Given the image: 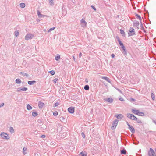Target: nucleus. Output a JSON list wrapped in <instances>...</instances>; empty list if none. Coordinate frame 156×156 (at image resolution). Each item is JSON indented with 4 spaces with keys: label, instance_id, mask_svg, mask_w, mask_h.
<instances>
[{
    "label": "nucleus",
    "instance_id": "obj_5",
    "mask_svg": "<svg viewBox=\"0 0 156 156\" xmlns=\"http://www.w3.org/2000/svg\"><path fill=\"white\" fill-rule=\"evenodd\" d=\"M118 123L117 120H115L112 126V129H115L116 126H117Z\"/></svg>",
    "mask_w": 156,
    "mask_h": 156
},
{
    "label": "nucleus",
    "instance_id": "obj_16",
    "mask_svg": "<svg viewBox=\"0 0 156 156\" xmlns=\"http://www.w3.org/2000/svg\"><path fill=\"white\" fill-rule=\"evenodd\" d=\"M80 154L82 156H87V153L85 152H81Z\"/></svg>",
    "mask_w": 156,
    "mask_h": 156
},
{
    "label": "nucleus",
    "instance_id": "obj_40",
    "mask_svg": "<svg viewBox=\"0 0 156 156\" xmlns=\"http://www.w3.org/2000/svg\"><path fill=\"white\" fill-rule=\"evenodd\" d=\"M53 0H49V2L51 4H53Z\"/></svg>",
    "mask_w": 156,
    "mask_h": 156
},
{
    "label": "nucleus",
    "instance_id": "obj_19",
    "mask_svg": "<svg viewBox=\"0 0 156 156\" xmlns=\"http://www.w3.org/2000/svg\"><path fill=\"white\" fill-rule=\"evenodd\" d=\"M27 108L28 110H30L32 109V107L29 104L27 105Z\"/></svg>",
    "mask_w": 156,
    "mask_h": 156
},
{
    "label": "nucleus",
    "instance_id": "obj_14",
    "mask_svg": "<svg viewBox=\"0 0 156 156\" xmlns=\"http://www.w3.org/2000/svg\"><path fill=\"white\" fill-rule=\"evenodd\" d=\"M132 111L133 113L137 115V114L138 113V112L139 111V110H136V109H133L132 110Z\"/></svg>",
    "mask_w": 156,
    "mask_h": 156
},
{
    "label": "nucleus",
    "instance_id": "obj_44",
    "mask_svg": "<svg viewBox=\"0 0 156 156\" xmlns=\"http://www.w3.org/2000/svg\"><path fill=\"white\" fill-rule=\"evenodd\" d=\"M4 105V104L3 103L2 104H1L0 105V108L1 107H2V106H3Z\"/></svg>",
    "mask_w": 156,
    "mask_h": 156
},
{
    "label": "nucleus",
    "instance_id": "obj_48",
    "mask_svg": "<svg viewBox=\"0 0 156 156\" xmlns=\"http://www.w3.org/2000/svg\"><path fill=\"white\" fill-rule=\"evenodd\" d=\"M42 137L44 138L45 137V136L44 135H43L42 136Z\"/></svg>",
    "mask_w": 156,
    "mask_h": 156
},
{
    "label": "nucleus",
    "instance_id": "obj_6",
    "mask_svg": "<svg viewBox=\"0 0 156 156\" xmlns=\"http://www.w3.org/2000/svg\"><path fill=\"white\" fill-rule=\"evenodd\" d=\"M33 37V36L32 34H27L25 36V39L28 40L32 39Z\"/></svg>",
    "mask_w": 156,
    "mask_h": 156
},
{
    "label": "nucleus",
    "instance_id": "obj_42",
    "mask_svg": "<svg viewBox=\"0 0 156 156\" xmlns=\"http://www.w3.org/2000/svg\"><path fill=\"white\" fill-rule=\"evenodd\" d=\"M119 100L122 101H124V99L122 98H119Z\"/></svg>",
    "mask_w": 156,
    "mask_h": 156
},
{
    "label": "nucleus",
    "instance_id": "obj_45",
    "mask_svg": "<svg viewBox=\"0 0 156 156\" xmlns=\"http://www.w3.org/2000/svg\"><path fill=\"white\" fill-rule=\"evenodd\" d=\"M82 55V54L81 52H80L79 54V57L80 58L81 57Z\"/></svg>",
    "mask_w": 156,
    "mask_h": 156
},
{
    "label": "nucleus",
    "instance_id": "obj_35",
    "mask_svg": "<svg viewBox=\"0 0 156 156\" xmlns=\"http://www.w3.org/2000/svg\"><path fill=\"white\" fill-rule=\"evenodd\" d=\"M136 16L137 17V18L139 19L140 20H141V17L140 16L138 15V14H136Z\"/></svg>",
    "mask_w": 156,
    "mask_h": 156
},
{
    "label": "nucleus",
    "instance_id": "obj_1",
    "mask_svg": "<svg viewBox=\"0 0 156 156\" xmlns=\"http://www.w3.org/2000/svg\"><path fill=\"white\" fill-rule=\"evenodd\" d=\"M135 32L134 29L133 28H130L128 33L129 36H131L135 34Z\"/></svg>",
    "mask_w": 156,
    "mask_h": 156
},
{
    "label": "nucleus",
    "instance_id": "obj_12",
    "mask_svg": "<svg viewBox=\"0 0 156 156\" xmlns=\"http://www.w3.org/2000/svg\"><path fill=\"white\" fill-rule=\"evenodd\" d=\"M115 116L118 119H122L123 117L122 115L121 114L116 115Z\"/></svg>",
    "mask_w": 156,
    "mask_h": 156
},
{
    "label": "nucleus",
    "instance_id": "obj_13",
    "mask_svg": "<svg viewBox=\"0 0 156 156\" xmlns=\"http://www.w3.org/2000/svg\"><path fill=\"white\" fill-rule=\"evenodd\" d=\"M137 115L139 116H143L144 115V114L143 112H140L139 111Z\"/></svg>",
    "mask_w": 156,
    "mask_h": 156
},
{
    "label": "nucleus",
    "instance_id": "obj_11",
    "mask_svg": "<svg viewBox=\"0 0 156 156\" xmlns=\"http://www.w3.org/2000/svg\"><path fill=\"white\" fill-rule=\"evenodd\" d=\"M105 100L107 102L109 103H112L113 101V100L111 98H108L105 99Z\"/></svg>",
    "mask_w": 156,
    "mask_h": 156
},
{
    "label": "nucleus",
    "instance_id": "obj_24",
    "mask_svg": "<svg viewBox=\"0 0 156 156\" xmlns=\"http://www.w3.org/2000/svg\"><path fill=\"white\" fill-rule=\"evenodd\" d=\"M32 115L34 116H36L37 115V113L36 112H33L32 113Z\"/></svg>",
    "mask_w": 156,
    "mask_h": 156
},
{
    "label": "nucleus",
    "instance_id": "obj_3",
    "mask_svg": "<svg viewBox=\"0 0 156 156\" xmlns=\"http://www.w3.org/2000/svg\"><path fill=\"white\" fill-rule=\"evenodd\" d=\"M148 155L149 156H156L154 151L151 148H150L148 151Z\"/></svg>",
    "mask_w": 156,
    "mask_h": 156
},
{
    "label": "nucleus",
    "instance_id": "obj_41",
    "mask_svg": "<svg viewBox=\"0 0 156 156\" xmlns=\"http://www.w3.org/2000/svg\"><path fill=\"white\" fill-rule=\"evenodd\" d=\"M59 105V103L57 102L55 104V107Z\"/></svg>",
    "mask_w": 156,
    "mask_h": 156
},
{
    "label": "nucleus",
    "instance_id": "obj_43",
    "mask_svg": "<svg viewBox=\"0 0 156 156\" xmlns=\"http://www.w3.org/2000/svg\"><path fill=\"white\" fill-rule=\"evenodd\" d=\"M137 122L139 123H141V121L140 120H138L137 121Z\"/></svg>",
    "mask_w": 156,
    "mask_h": 156
},
{
    "label": "nucleus",
    "instance_id": "obj_30",
    "mask_svg": "<svg viewBox=\"0 0 156 156\" xmlns=\"http://www.w3.org/2000/svg\"><path fill=\"white\" fill-rule=\"evenodd\" d=\"M27 88L24 87L21 89V90L23 91H25L27 90Z\"/></svg>",
    "mask_w": 156,
    "mask_h": 156
},
{
    "label": "nucleus",
    "instance_id": "obj_23",
    "mask_svg": "<svg viewBox=\"0 0 156 156\" xmlns=\"http://www.w3.org/2000/svg\"><path fill=\"white\" fill-rule=\"evenodd\" d=\"M151 95L152 100H154L155 99V96L154 94L152 93L151 94Z\"/></svg>",
    "mask_w": 156,
    "mask_h": 156
},
{
    "label": "nucleus",
    "instance_id": "obj_27",
    "mask_svg": "<svg viewBox=\"0 0 156 156\" xmlns=\"http://www.w3.org/2000/svg\"><path fill=\"white\" fill-rule=\"evenodd\" d=\"M120 30V33L121 34H123V35H125V32L124 31V30H122V29Z\"/></svg>",
    "mask_w": 156,
    "mask_h": 156
},
{
    "label": "nucleus",
    "instance_id": "obj_18",
    "mask_svg": "<svg viewBox=\"0 0 156 156\" xmlns=\"http://www.w3.org/2000/svg\"><path fill=\"white\" fill-rule=\"evenodd\" d=\"M36 83V81H29L28 82V84L29 85H32V84H34Z\"/></svg>",
    "mask_w": 156,
    "mask_h": 156
},
{
    "label": "nucleus",
    "instance_id": "obj_38",
    "mask_svg": "<svg viewBox=\"0 0 156 156\" xmlns=\"http://www.w3.org/2000/svg\"><path fill=\"white\" fill-rule=\"evenodd\" d=\"M58 80V79L57 78H56L55 79L53 80V81L55 83H56Z\"/></svg>",
    "mask_w": 156,
    "mask_h": 156
},
{
    "label": "nucleus",
    "instance_id": "obj_20",
    "mask_svg": "<svg viewBox=\"0 0 156 156\" xmlns=\"http://www.w3.org/2000/svg\"><path fill=\"white\" fill-rule=\"evenodd\" d=\"M60 58V55H57L55 57V59L57 61L59 60Z\"/></svg>",
    "mask_w": 156,
    "mask_h": 156
},
{
    "label": "nucleus",
    "instance_id": "obj_26",
    "mask_svg": "<svg viewBox=\"0 0 156 156\" xmlns=\"http://www.w3.org/2000/svg\"><path fill=\"white\" fill-rule=\"evenodd\" d=\"M84 89L85 90H88L89 89V86L88 85H86L84 87Z\"/></svg>",
    "mask_w": 156,
    "mask_h": 156
},
{
    "label": "nucleus",
    "instance_id": "obj_9",
    "mask_svg": "<svg viewBox=\"0 0 156 156\" xmlns=\"http://www.w3.org/2000/svg\"><path fill=\"white\" fill-rule=\"evenodd\" d=\"M44 106V104L42 102H39L38 104V106L40 109H42Z\"/></svg>",
    "mask_w": 156,
    "mask_h": 156
},
{
    "label": "nucleus",
    "instance_id": "obj_31",
    "mask_svg": "<svg viewBox=\"0 0 156 156\" xmlns=\"http://www.w3.org/2000/svg\"><path fill=\"white\" fill-rule=\"evenodd\" d=\"M10 131L11 133H13L14 132V129L12 127H11L10 128Z\"/></svg>",
    "mask_w": 156,
    "mask_h": 156
},
{
    "label": "nucleus",
    "instance_id": "obj_29",
    "mask_svg": "<svg viewBox=\"0 0 156 156\" xmlns=\"http://www.w3.org/2000/svg\"><path fill=\"white\" fill-rule=\"evenodd\" d=\"M121 154H125L126 153V151L125 150H122L121 151Z\"/></svg>",
    "mask_w": 156,
    "mask_h": 156
},
{
    "label": "nucleus",
    "instance_id": "obj_34",
    "mask_svg": "<svg viewBox=\"0 0 156 156\" xmlns=\"http://www.w3.org/2000/svg\"><path fill=\"white\" fill-rule=\"evenodd\" d=\"M37 13L38 16L41 17V16L42 15L40 13V12H39V11H37Z\"/></svg>",
    "mask_w": 156,
    "mask_h": 156
},
{
    "label": "nucleus",
    "instance_id": "obj_21",
    "mask_svg": "<svg viewBox=\"0 0 156 156\" xmlns=\"http://www.w3.org/2000/svg\"><path fill=\"white\" fill-rule=\"evenodd\" d=\"M16 82L18 84L20 83H21V81L19 79H17L16 80Z\"/></svg>",
    "mask_w": 156,
    "mask_h": 156
},
{
    "label": "nucleus",
    "instance_id": "obj_39",
    "mask_svg": "<svg viewBox=\"0 0 156 156\" xmlns=\"http://www.w3.org/2000/svg\"><path fill=\"white\" fill-rule=\"evenodd\" d=\"M91 7H92V8L94 10V11H96V9L93 6V5H91Z\"/></svg>",
    "mask_w": 156,
    "mask_h": 156
},
{
    "label": "nucleus",
    "instance_id": "obj_22",
    "mask_svg": "<svg viewBox=\"0 0 156 156\" xmlns=\"http://www.w3.org/2000/svg\"><path fill=\"white\" fill-rule=\"evenodd\" d=\"M20 6L21 7L24 8L25 6V4L24 3H21L20 4Z\"/></svg>",
    "mask_w": 156,
    "mask_h": 156
},
{
    "label": "nucleus",
    "instance_id": "obj_8",
    "mask_svg": "<svg viewBox=\"0 0 156 156\" xmlns=\"http://www.w3.org/2000/svg\"><path fill=\"white\" fill-rule=\"evenodd\" d=\"M68 111L71 113H73L74 112V108L73 107H70L68 108Z\"/></svg>",
    "mask_w": 156,
    "mask_h": 156
},
{
    "label": "nucleus",
    "instance_id": "obj_25",
    "mask_svg": "<svg viewBox=\"0 0 156 156\" xmlns=\"http://www.w3.org/2000/svg\"><path fill=\"white\" fill-rule=\"evenodd\" d=\"M102 78L110 82V81H109V79L108 77H102Z\"/></svg>",
    "mask_w": 156,
    "mask_h": 156
},
{
    "label": "nucleus",
    "instance_id": "obj_4",
    "mask_svg": "<svg viewBox=\"0 0 156 156\" xmlns=\"http://www.w3.org/2000/svg\"><path fill=\"white\" fill-rule=\"evenodd\" d=\"M1 136L3 139H9V138L8 135L4 133H2L1 134Z\"/></svg>",
    "mask_w": 156,
    "mask_h": 156
},
{
    "label": "nucleus",
    "instance_id": "obj_46",
    "mask_svg": "<svg viewBox=\"0 0 156 156\" xmlns=\"http://www.w3.org/2000/svg\"><path fill=\"white\" fill-rule=\"evenodd\" d=\"M111 56L112 58H113L115 56V55L114 54H112L111 55Z\"/></svg>",
    "mask_w": 156,
    "mask_h": 156
},
{
    "label": "nucleus",
    "instance_id": "obj_33",
    "mask_svg": "<svg viewBox=\"0 0 156 156\" xmlns=\"http://www.w3.org/2000/svg\"><path fill=\"white\" fill-rule=\"evenodd\" d=\"M58 114V112L57 111H55L53 113V115L54 116H57Z\"/></svg>",
    "mask_w": 156,
    "mask_h": 156
},
{
    "label": "nucleus",
    "instance_id": "obj_36",
    "mask_svg": "<svg viewBox=\"0 0 156 156\" xmlns=\"http://www.w3.org/2000/svg\"><path fill=\"white\" fill-rule=\"evenodd\" d=\"M55 28V27H53L50 28L48 31V32H50L51 30H54Z\"/></svg>",
    "mask_w": 156,
    "mask_h": 156
},
{
    "label": "nucleus",
    "instance_id": "obj_47",
    "mask_svg": "<svg viewBox=\"0 0 156 156\" xmlns=\"http://www.w3.org/2000/svg\"><path fill=\"white\" fill-rule=\"evenodd\" d=\"M131 100L133 101H135V100L134 99H133V98H131Z\"/></svg>",
    "mask_w": 156,
    "mask_h": 156
},
{
    "label": "nucleus",
    "instance_id": "obj_32",
    "mask_svg": "<svg viewBox=\"0 0 156 156\" xmlns=\"http://www.w3.org/2000/svg\"><path fill=\"white\" fill-rule=\"evenodd\" d=\"M19 32L17 31H16L15 32V35L16 37H17L19 35Z\"/></svg>",
    "mask_w": 156,
    "mask_h": 156
},
{
    "label": "nucleus",
    "instance_id": "obj_7",
    "mask_svg": "<svg viewBox=\"0 0 156 156\" xmlns=\"http://www.w3.org/2000/svg\"><path fill=\"white\" fill-rule=\"evenodd\" d=\"M127 125L129 126V129L130 131L133 133H134L135 132V130L133 127L130 125L129 123H127Z\"/></svg>",
    "mask_w": 156,
    "mask_h": 156
},
{
    "label": "nucleus",
    "instance_id": "obj_15",
    "mask_svg": "<svg viewBox=\"0 0 156 156\" xmlns=\"http://www.w3.org/2000/svg\"><path fill=\"white\" fill-rule=\"evenodd\" d=\"M81 23L82 25H83V26H86V23L85 20L83 19H82L81 20Z\"/></svg>",
    "mask_w": 156,
    "mask_h": 156
},
{
    "label": "nucleus",
    "instance_id": "obj_49",
    "mask_svg": "<svg viewBox=\"0 0 156 156\" xmlns=\"http://www.w3.org/2000/svg\"><path fill=\"white\" fill-rule=\"evenodd\" d=\"M73 58L74 60H75V58L74 56H73Z\"/></svg>",
    "mask_w": 156,
    "mask_h": 156
},
{
    "label": "nucleus",
    "instance_id": "obj_2",
    "mask_svg": "<svg viewBox=\"0 0 156 156\" xmlns=\"http://www.w3.org/2000/svg\"><path fill=\"white\" fill-rule=\"evenodd\" d=\"M127 116L129 118H130L131 119L134 120H137V118L135 117L133 115L131 114H127Z\"/></svg>",
    "mask_w": 156,
    "mask_h": 156
},
{
    "label": "nucleus",
    "instance_id": "obj_28",
    "mask_svg": "<svg viewBox=\"0 0 156 156\" xmlns=\"http://www.w3.org/2000/svg\"><path fill=\"white\" fill-rule=\"evenodd\" d=\"M49 72L52 75H54L55 74V72L53 70H51Z\"/></svg>",
    "mask_w": 156,
    "mask_h": 156
},
{
    "label": "nucleus",
    "instance_id": "obj_17",
    "mask_svg": "<svg viewBox=\"0 0 156 156\" xmlns=\"http://www.w3.org/2000/svg\"><path fill=\"white\" fill-rule=\"evenodd\" d=\"M27 148L25 147L23 148V153L24 154H25L27 153Z\"/></svg>",
    "mask_w": 156,
    "mask_h": 156
},
{
    "label": "nucleus",
    "instance_id": "obj_37",
    "mask_svg": "<svg viewBox=\"0 0 156 156\" xmlns=\"http://www.w3.org/2000/svg\"><path fill=\"white\" fill-rule=\"evenodd\" d=\"M81 135L83 138H85V134H84V133H83V132L82 133Z\"/></svg>",
    "mask_w": 156,
    "mask_h": 156
},
{
    "label": "nucleus",
    "instance_id": "obj_10",
    "mask_svg": "<svg viewBox=\"0 0 156 156\" xmlns=\"http://www.w3.org/2000/svg\"><path fill=\"white\" fill-rule=\"evenodd\" d=\"M118 41H119V43L120 45L122 47V48L123 49V50L124 51H125V47L124 46L123 43L119 39L118 40Z\"/></svg>",
    "mask_w": 156,
    "mask_h": 156
}]
</instances>
